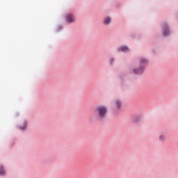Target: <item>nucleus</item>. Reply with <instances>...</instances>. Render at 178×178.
Wrapping results in <instances>:
<instances>
[{
  "label": "nucleus",
  "mask_w": 178,
  "mask_h": 178,
  "mask_svg": "<svg viewBox=\"0 0 178 178\" xmlns=\"http://www.w3.org/2000/svg\"><path fill=\"white\" fill-rule=\"evenodd\" d=\"M96 111L97 112L99 118L100 119H104L106 118V115L108 113V108L105 106H99L97 107Z\"/></svg>",
  "instance_id": "1"
},
{
  "label": "nucleus",
  "mask_w": 178,
  "mask_h": 178,
  "mask_svg": "<svg viewBox=\"0 0 178 178\" xmlns=\"http://www.w3.org/2000/svg\"><path fill=\"white\" fill-rule=\"evenodd\" d=\"M111 22H112V19L110 17H106V18H104V24H106V26H108V24H111Z\"/></svg>",
  "instance_id": "5"
},
{
  "label": "nucleus",
  "mask_w": 178,
  "mask_h": 178,
  "mask_svg": "<svg viewBox=\"0 0 178 178\" xmlns=\"http://www.w3.org/2000/svg\"><path fill=\"white\" fill-rule=\"evenodd\" d=\"M3 175H5V170H3V167H1L0 168V175L3 176Z\"/></svg>",
  "instance_id": "8"
},
{
  "label": "nucleus",
  "mask_w": 178,
  "mask_h": 178,
  "mask_svg": "<svg viewBox=\"0 0 178 178\" xmlns=\"http://www.w3.org/2000/svg\"><path fill=\"white\" fill-rule=\"evenodd\" d=\"M26 127H27V122H24V127H19V129H21V130H24V129H26Z\"/></svg>",
  "instance_id": "9"
},
{
  "label": "nucleus",
  "mask_w": 178,
  "mask_h": 178,
  "mask_svg": "<svg viewBox=\"0 0 178 178\" xmlns=\"http://www.w3.org/2000/svg\"><path fill=\"white\" fill-rule=\"evenodd\" d=\"M163 35H164V37H166V35H169V29H168L166 26H164Z\"/></svg>",
  "instance_id": "7"
},
{
  "label": "nucleus",
  "mask_w": 178,
  "mask_h": 178,
  "mask_svg": "<svg viewBox=\"0 0 178 178\" xmlns=\"http://www.w3.org/2000/svg\"><path fill=\"white\" fill-rule=\"evenodd\" d=\"M165 135H161L159 136V140H161V141H163V140H165Z\"/></svg>",
  "instance_id": "10"
},
{
  "label": "nucleus",
  "mask_w": 178,
  "mask_h": 178,
  "mask_svg": "<svg viewBox=\"0 0 178 178\" xmlns=\"http://www.w3.org/2000/svg\"><path fill=\"white\" fill-rule=\"evenodd\" d=\"M148 61L147 59L142 58L140 60V68L134 70V74H141L144 72V65H147Z\"/></svg>",
  "instance_id": "2"
},
{
  "label": "nucleus",
  "mask_w": 178,
  "mask_h": 178,
  "mask_svg": "<svg viewBox=\"0 0 178 178\" xmlns=\"http://www.w3.org/2000/svg\"><path fill=\"white\" fill-rule=\"evenodd\" d=\"M115 105L117 109H120V108H122V102H120V100H116L115 102Z\"/></svg>",
  "instance_id": "6"
},
{
  "label": "nucleus",
  "mask_w": 178,
  "mask_h": 178,
  "mask_svg": "<svg viewBox=\"0 0 178 178\" xmlns=\"http://www.w3.org/2000/svg\"><path fill=\"white\" fill-rule=\"evenodd\" d=\"M66 21L68 23H73L74 22V17L72 14H68L66 17Z\"/></svg>",
  "instance_id": "3"
},
{
  "label": "nucleus",
  "mask_w": 178,
  "mask_h": 178,
  "mask_svg": "<svg viewBox=\"0 0 178 178\" xmlns=\"http://www.w3.org/2000/svg\"><path fill=\"white\" fill-rule=\"evenodd\" d=\"M128 51H129V47L126 46H122L118 49V52H128Z\"/></svg>",
  "instance_id": "4"
}]
</instances>
